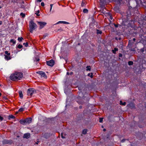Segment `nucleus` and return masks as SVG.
Returning a JSON list of instances; mask_svg holds the SVG:
<instances>
[{"mask_svg": "<svg viewBox=\"0 0 146 146\" xmlns=\"http://www.w3.org/2000/svg\"><path fill=\"white\" fill-rule=\"evenodd\" d=\"M118 49L116 48H115L114 50H112V52L114 54L116 53V52L118 51Z\"/></svg>", "mask_w": 146, "mask_h": 146, "instance_id": "2eb2a0df", "label": "nucleus"}, {"mask_svg": "<svg viewBox=\"0 0 146 146\" xmlns=\"http://www.w3.org/2000/svg\"><path fill=\"white\" fill-rule=\"evenodd\" d=\"M96 31L97 34H101L102 33V31L99 30L97 29Z\"/></svg>", "mask_w": 146, "mask_h": 146, "instance_id": "4468645a", "label": "nucleus"}, {"mask_svg": "<svg viewBox=\"0 0 146 146\" xmlns=\"http://www.w3.org/2000/svg\"><path fill=\"white\" fill-rule=\"evenodd\" d=\"M83 12L84 13H87L88 12V10L86 9H84L83 10Z\"/></svg>", "mask_w": 146, "mask_h": 146, "instance_id": "393cba45", "label": "nucleus"}, {"mask_svg": "<svg viewBox=\"0 0 146 146\" xmlns=\"http://www.w3.org/2000/svg\"><path fill=\"white\" fill-rule=\"evenodd\" d=\"M102 127H103V126H102Z\"/></svg>", "mask_w": 146, "mask_h": 146, "instance_id": "0e129e2a", "label": "nucleus"}, {"mask_svg": "<svg viewBox=\"0 0 146 146\" xmlns=\"http://www.w3.org/2000/svg\"><path fill=\"white\" fill-rule=\"evenodd\" d=\"M38 24L39 25V29H41L44 27L46 24V23L45 22L39 21L38 22Z\"/></svg>", "mask_w": 146, "mask_h": 146, "instance_id": "f03ea898", "label": "nucleus"}, {"mask_svg": "<svg viewBox=\"0 0 146 146\" xmlns=\"http://www.w3.org/2000/svg\"><path fill=\"white\" fill-rule=\"evenodd\" d=\"M128 64L129 65H132L133 64V62L131 61H129L128 62Z\"/></svg>", "mask_w": 146, "mask_h": 146, "instance_id": "c85d7f7f", "label": "nucleus"}, {"mask_svg": "<svg viewBox=\"0 0 146 146\" xmlns=\"http://www.w3.org/2000/svg\"><path fill=\"white\" fill-rule=\"evenodd\" d=\"M13 143V141L11 140L8 139H5L3 141V144H8L10 145L11 144Z\"/></svg>", "mask_w": 146, "mask_h": 146, "instance_id": "0eeeda50", "label": "nucleus"}, {"mask_svg": "<svg viewBox=\"0 0 146 146\" xmlns=\"http://www.w3.org/2000/svg\"><path fill=\"white\" fill-rule=\"evenodd\" d=\"M144 51V50H142V52H143V51Z\"/></svg>", "mask_w": 146, "mask_h": 146, "instance_id": "e2e57ef3", "label": "nucleus"}, {"mask_svg": "<svg viewBox=\"0 0 146 146\" xmlns=\"http://www.w3.org/2000/svg\"><path fill=\"white\" fill-rule=\"evenodd\" d=\"M72 74H73V72H71V73H70V75H72Z\"/></svg>", "mask_w": 146, "mask_h": 146, "instance_id": "603ef678", "label": "nucleus"}, {"mask_svg": "<svg viewBox=\"0 0 146 146\" xmlns=\"http://www.w3.org/2000/svg\"><path fill=\"white\" fill-rule=\"evenodd\" d=\"M48 36V35L47 34H45V35H44L43 36V37L42 38H43V39H44V38L45 37H46V36Z\"/></svg>", "mask_w": 146, "mask_h": 146, "instance_id": "2f4dec72", "label": "nucleus"}, {"mask_svg": "<svg viewBox=\"0 0 146 146\" xmlns=\"http://www.w3.org/2000/svg\"><path fill=\"white\" fill-rule=\"evenodd\" d=\"M131 50L133 51H135V50H134V49H133V50H132H132Z\"/></svg>", "mask_w": 146, "mask_h": 146, "instance_id": "6e6d98bb", "label": "nucleus"}, {"mask_svg": "<svg viewBox=\"0 0 146 146\" xmlns=\"http://www.w3.org/2000/svg\"><path fill=\"white\" fill-rule=\"evenodd\" d=\"M5 54H6L5 55H7L8 56H10V53L9 52L7 51H6L5 52Z\"/></svg>", "mask_w": 146, "mask_h": 146, "instance_id": "5701e85b", "label": "nucleus"}, {"mask_svg": "<svg viewBox=\"0 0 146 146\" xmlns=\"http://www.w3.org/2000/svg\"><path fill=\"white\" fill-rule=\"evenodd\" d=\"M53 4H50V11L52 10V6H53Z\"/></svg>", "mask_w": 146, "mask_h": 146, "instance_id": "e433bc0d", "label": "nucleus"}, {"mask_svg": "<svg viewBox=\"0 0 146 146\" xmlns=\"http://www.w3.org/2000/svg\"><path fill=\"white\" fill-rule=\"evenodd\" d=\"M1 94L0 93V96H1Z\"/></svg>", "mask_w": 146, "mask_h": 146, "instance_id": "4d7b16f0", "label": "nucleus"}, {"mask_svg": "<svg viewBox=\"0 0 146 146\" xmlns=\"http://www.w3.org/2000/svg\"><path fill=\"white\" fill-rule=\"evenodd\" d=\"M109 18L111 20H112L113 19V17H112V16L111 15H110Z\"/></svg>", "mask_w": 146, "mask_h": 146, "instance_id": "58836bf2", "label": "nucleus"}, {"mask_svg": "<svg viewBox=\"0 0 146 146\" xmlns=\"http://www.w3.org/2000/svg\"><path fill=\"white\" fill-rule=\"evenodd\" d=\"M114 25L115 27H118V25H116V24H114Z\"/></svg>", "mask_w": 146, "mask_h": 146, "instance_id": "a19ab883", "label": "nucleus"}, {"mask_svg": "<svg viewBox=\"0 0 146 146\" xmlns=\"http://www.w3.org/2000/svg\"><path fill=\"white\" fill-rule=\"evenodd\" d=\"M15 118V117L13 115H9L8 116V119L9 120H10L11 119H14Z\"/></svg>", "mask_w": 146, "mask_h": 146, "instance_id": "ddd939ff", "label": "nucleus"}, {"mask_svg": "<svg viewBox=\"0 0 146 146\" xmlns=\"http://www.w3.org/2000/svg\"><path fill=\"white\" fill-rule=\"evenodd\" d=\"M61 137L62 138H65V137L63 136V133H61Z\"/></svg>", "mask_w": 146, "mask_h": 146, "instance_id": "ea45409f", "label": "nucleus"}, {"mask_svg": "<svg viewBox=\"0 0 146 146\" xmlns=\"http://www.w3.org/2000/svg\"><path fill=\"white\" fill-rule=\"evenodd\" d=\"M20 15L23 18H24L25 17V14L23 13H20Z\"/></svg>", "mask_w": 146, "mask_h": 146, "instance_id": "bb28decb", "label": "nucleus"}, {"mask_svg": "<svg viewBox=\"0 0 146 146\" xmlns=\"http://www.w3.org/2000/svg\"><path fill=\"white\" fill-rule=\"evenodd\" d=\"M86 70L87 71H90L91 70V68H90V66H87L86 67Z\"/></svg>", "mask_w": 146, "mask_h": 146, "instance_id": "cd10ccee", "label": "nucleus"}, {"mask_svg": "<svg viewBox=\"0 0 146 146\" xmlns=\"http://www.w3.org/2000/svg\"><path fill=\"white\" fill-rule=\"evenodd\" d=\"M103 130L104 131H106V129H104Z\"/></svg>", "mask_w": 146, "mask_h": 146, "instance_id": "49530a36", "label": "nucleus"}, {"mask_svg": "<svg viewBox=\"0 0 146 146\" xmlns=\"http://www.w3.org/2000/svg\"><path fill=\"white\" fill-rule=\"evenodd\" d=\"M79 108H80L81 109L82 108V106H80Z\"/></svg>", "mask_w": 146, "mask_h": 146, "instance_id": "8fccbe9b", "label": "nucleus"}, {"mask_svg": "<svg viewBox=\"0 0 146 146\" xmlns=\"http://www.w3.org/2000/svg\"><path fill=\"white\" fill-rule=\"evenodd\" d=\"M41 5L42 6L44 7V2H42L41 3Z\"/></svg>", "mask_w": 146, "mask_h": 146, "instance_id": "f704fd0d", "label": "nucleus"}, {"mask_svg": "<svg viewBox=\"0 0 146 146\" xmlns=\"http://www.w3.org/2000/svg\"><path fill=\"white\" fill-rule=\"evenodd\" d=\"M4 56L5 58L7 60H10L11 58V57L10 56H7V55H4Z\"/></svg>", "mask_w": 146, "mask_h": 146, "instance_id": "9b49d317", "label": "nucleus"}, {"mask_svg": "<svg viewBox=\"0 0 146 146\" xmlns=\"http://www.w3.org/2000/svg\"><path fill=\"white\" fill-rule=\"evenodd\" d=\"M23 40V38L21 37H18V40L20 42H21Z\"/></svg>", "mask_w": 146, "mask_h": 146, "instance_id": "a211bd4d", "label": "nucleus"}, {"mask_svg": "<svg viewBox=\"0 0 146 146\" xmlns=\"http://www.w3.org/2000/svg\"><path fill=\"white\" fill-rule=\"evenodd\" d=\"M3 119V118L0 115V121H1Z\"/></svg>", "mask_w": 146, "mask_h": 146, "instance_id": "72a5a7b5", "label": "nucleus"}, {"mask_svg": "<svg viewBox=\"0 0 146 146\" xmlns=\"http://www.w3.org/2000/svg\"><path fill=\"white\" fill-rule=\"evenodd\" d=\"M16 76H17V80H20L23 76V74L21 72H16Z\"/></svg>", "mask_w": 146, "mask_h": 146, "instance_id": "39448f33", "label": "nucleus"}, {"mask_svg": "<svg viewBox=\"0 0 146 146\" xmlns=\"http://www.w3.org/2000/svg\"><path fill=\"white\" fill-rule=\"evenodd\" d=\"M103 118H100L99 119V122L100 123L102 122L103 121Z\"/></svg>", "mask_w": 146, "mask_h": 146, "instance_id": "473e14b6", "label": "nucleus"}, {"mask_svg": "<svg viewBox=\"0 0 146 146\" xmlns=\"http://www.w3.org/2000/svg\"><path fill=\"white\" fill-rule=\"evenodd\" d=\"M121 55H119V56H121Z\"/></svg>", "mask_w": 146, "mask_h": 146, "instance_id": "bf43d9fd", "label": "nucleus"}, {"mask_svg": "<svg viewBox=\"0 0 146 146\" xmlns=\"http://www.w3.org/2000/svg\"><path fill=\"white\" fill-rule=\"evenodd\" d=\"M121 55H119V56H121Z\"/></svg>", "mask_w": 146, "mask_h": 146, "instance_id": "052dcab7", "label": "nucleus"}, {"mask_svg": "<svg viewBox=\"0 0 146 146\" xmlns=\"http://www.w3.org/2000/svg\"><path fill=\"white\" fill-rule=\"evenodd\" d=\"M23 45L25 47H27L28 46V43L27 42L26 43H23Z\"/></svg>", "mask_w": 146, "mask_h": 146, "instance_id": "c756f323", "label": "nucleus"}, {"mask_svg": "<svg viewBox=\"0 0 146 146\" xmlns=\"http://www.w3.org/2000/svg\"><path fill=\"white\" fill-rule=\"evenodd\" d=\"M29 27L30 28L35 29L37 27V25L33 21H31L30 23Z\"/></svg>", "mask_w": 146, "mask_h": 146, "instance_id": "f257e3e1", "label": "nucleus"}, {"mask_svg": "<svg viewBox=\"0 0 146 146\" xmlns=\"http://www.w3.org/2000/svg\"><path fill=\"white\" fill-rule=\"evenodd\" d=\"M23 46L22 45L19 44L17 46V48L19 49H21L23 47Z\"/></svg>", "mask_w": 146, "mask_h": 146, "instance_id": "a878e982", "label": "nucleus"}, {"mask_svg": "<svg viewBox=\"0 0 146 146\" xmlns=\"http://www.w3.org/2000/svg\"><path fill=\"white\" fill-rule=\"evenodd\" d=\"M35 92V91L34 89L30 88L28 89L27 90V94L28 96H31Z\"/></svg>", "mask_w": 146, "mask_h": 146, "instance_id": "7ed1b4c3", "label": "nucleus"}, {"mask_svg": "<svg viewBox=\"0 0 146 146\" xmlns=\"http://www.w3.org/2000/svg\"><path fill=\"white\" fill-rule=\"evenodd\" d=\"M47 64L49 66H52L54 64V62L53 60H51L49 61H46Z\"/></svg>", "mask_w": 146, "mask_h": 146, "instance_id": "423d86ee", "label": "nucleus"}, {"mask_svg": "<svg viewBox=\"0 0 146 146\" xmlns=\"http://www.w3.org/2000/svg\"><path fill=\"white\" fill-rule=\"evenodd\" d=\"M26 123H29L32 122V119L31 118H27L25 119Z\"/></svg>", "mask_w": 146, "mask_h": 146, "instance_id": "9d476101", "label": "nucleus"}, {"mask_svg": "<svg viewBox=\"0 0 146 146\" xmlns=\"http://www.w3.org/2000/svg\"><path fill=\"white\" fill-rule=\"evenodd\" d=\"M24 110V109L23 108H21L19 109V112H22Z\"/></svg>", "mask_w": 146, "mask_h": 146, "instance_id": "7c9ffc66", "label": "nucleus"}, {"mask_svg": "<svg viewBox=\"0 0 146 146\" xmlns=\"http://www.w3.org/2000/svg\"><path fill=\"white\" fill-rule=\"evenodd\" d=\"M87 129H84L83 130L82 133L84 134H86L87 132Z\"/></svg>", "mask_w": 146, "mask_h": 146, "instance_id": "aec40b11", "label": "nucleus"}, {"mask_svg": "<svg viewBox=\"0 0 146 146\" xmlns=\"http://www.w3.org/2000/svg\"><path fill=\"white\" fill-rule=\"evenodd\" d=\"M35 29H32V28H30V32L32 33L33 32V30H34Z\"/></svg>", "mask_w": 146, "mask_h": 146, "instance_id": "c9c22d12", "label": "nucleus"}, {"mask_svg": "<svg viewBox=\"0 0 146 146\" xmlns=\"http://www.w3.org/2000/svg\"><path fill=\"white\" fill-rule=\"evenodd\" d=\"M10 42H12L13 44H16V42L15 40H14L13 39H11V40H10Z\"/></svg>", "mask_w": 146, "mask_h": 146, "instance_id": "6ab92c4d", "label": "nucleus"}, {"mask_svg": "<svg viewBox=\"0 0 146 146\" xmlns=\"http://www.w3.org/2000/svg\"><path fill=\"white\" fill-rule=\"evenodd\" d=\"M36 144H38V143H36Z\"/></svg>", "mask_w": 146, "mask_h": 146, "instance_id": "680f3d73", "label": "nucleus"}, {"mask_svg": "<svg viewBox=\"0 0 146 146\" xmlns=\"http://www.w3.org/2000/svg\"><path fill=\"white\" fill-rule=\"evenodd\" d=\"M121 55H119V56H121Z\"/></svg>", "mask_w": 146, "mask_h": 146, "instance_id": "13d9d810", "label": "nucleus"}, {"mask_svg": "<svg viewBox=\"0 0 146 146\" xmlns=\"http://www.w3.org/2000/svg\"><path fill=\"white\" fill-rule=\"evenodd\" d=\"M42 1V0H37V1L39 2H41Z\"/></svg>", "mask_w": 146, "mask_h": 146, "instance_id": "37998d69", "label": "nucleus"}, {"mask_svg": "<svg viewBox=\"0 0 146 146\" xmlns=\"http://www.w3.org/2000/svg\"><path fill=\"white\" fill-rule=\"evenodd\" d=\"M126 102H124L123 103L122 102V101H120V105H123V106H125L126 105Z\"/></svg>", "mask_w": 146, "mask_h": 146, "instance_id": "412c9836", "label": "nucleus"}, {"mask_svg": "<svg viewBox=\"0 0 146 146\" xmlns=\"http://www.w3.org/2000/svg\"><path fill=\"white\" fill-rule=\"evenodd\" d=\"M90 76V77H91V78H92L93 77V75L92 74H91V75Z\"/></svg>", "mask_w": 146, "mask_h": 146, "instance_id": "c03bdc74", "label": "nucleus"}, {"mask_svg": "<svg viewBox=\"0 0 146 146\" xmlns=\"http://www.w3.org/2000/svg\"><path fill=\"white\" fill-rule=\"evenodd\" d=\"M59 23H62L64 24H68V23L66 22V21H60L59 22H58L57 23V24H58Z\"/></svg>", "mask_w": 146, "mask_h": 146, "instance_id": "4be33fe9", "label": "nucleus"}, {"mask_svg": "<svg viewBox=\"0 0 146 146\" xmlns=\"http://www.w3.org/2000/svg\"><path fill=\"white\" fill-rule=\"evenodd\" d=\"M119 1V3H120L121 1L122 0H118Z\"/></svg>", "mask_w": 146, "mask_h": 146, "instance_id": "3c124183", "label": "nucleus"}, {"mask_svg": "<svg viewBox=\"0 0 146 146\" xmlns=\"http://www.w3.org/2000/svg\"><path fill=\"white\" fill-rule=\"evenodd\" d=\"M86 4H85V1H82V6L83 7Z\"/></svg>", "mask_w": 146, "mask_h": 146, "instance_id": "b1692460", "label": "nucleus"}, {"mask_svg": "<svg viewBox=\"0 0 146 146\" xmlns=\"http://www.w3.org/2000/svg\"><path fill=\"white\" fill-rule=\"evenodd\" d=\"M17 76H16V72L12 74L10 76V79L13 81H15L17 79Z\"/></svg>", "mask_w": 146, "mask_h": 146, "instance_id": "20e7f679", "label": "nucleus"}, {"mask_svg": "<svg viewBox=\"0 0 146 146\" xmlns=\"http://www.w3.org/2000/svg\"><path fill=\"white\" fill-rule=\"evenodd\" d=\"M90 74L89 73L88 74V76H90Z\"/></svg>", "mask_w": 146, "mask_h": 146, "instance_id": "864d4df0", "label": "nucleus"}, {"mask_svg": "<svg viewBox=\"0 0 146 146\" xmlns=\"http://www.w3.org/2000/svg\"><path fill=\"white\" fill-rule=\"evenodd\" d=\"M67 75H69V72H67Z\"/></svg>", "mask_w": 146, "mask_h": 146, "instance_id": "09e8293b", "label": "nucleus"}, {"mask_svg": "<svg viewBox=\"0 0 146 146\" xmlns=\"http://www.w3.org/2000/svg\"><path fill=\"white\" fill-rule=\"evenodd\" d=\"M30 134L29 133H25L24 134V136H23V138H26L27 139H28L30 137Z\"/></svg>", "mask_w": 146, "mask_h": 146, "instance_id": "1a4fd4ad", "label": "nucleus"}, {"mask_svg": "<svg viewBox=\"0 0 146 146\" xmlns=\"http://www.w3.org/2000/svg\"><path fill=\"white\" fill-rule=\"evenodd\" d=\"M19 95L21 98H23V95L22 94V92L21 91H20L19 92Z\"/></svg>", "mask_w": 146, "mask_h": 146, "instance_id": "dca6fc26", "label": "nucleus"}, {"mask_svg": "<svg viewBox=\"0 0 146 146\" xmlns=\"http://www.w3.org/2000/svg\"><path fill=\"white\" fill-rule=\"evenodd\" d=\"M1 8H2V6H1V5H0V9Z\"/></svg>", "mask_w": 146, "mask_h": 146, "instance_id": "5fc2aeb1", "label": "nucleus"}, {"mask_svg": "<svg viewBox=\"0 0 146 146\" xmlns=\"http://www.w3.org/2000/svg\"><path fill=\"white\" fill-rule=\"evenodd\" d=\"M2 24V22L1 21H0V25H1Z\"/></svg>", "mask_w": 146, "mask_h": 146, "instance_id": "a18cd8bd", "label": "nucleus"}, {"mask_svg": "<svg viewBox=\"0 0 146 146\" xmlns=\"http://www.w3.org/2000/svg\"><path fill=\"white\" fill-rule=\"evenodd\" d=\"M135 38H133V40L134 41H135Z\"/></svg>", "mask_w": 146, "mask_h": 146, "instance_id": "de8ad7c7", "label": "nucleus"}, {"mask_svg": "<svg viewBox=\"0 0 146 146\" xmlns=\"http://www.w3.org/2000/svg\"><path fill=\"white\" fill-rule=\"evenodd\" d=\"M39 13V11H37L36 13L37 16H39V15L38 14V13Z\"/></svg>", "mask_w": 146, "mask_h": 146, "instance_id": "4c0bfd02", "label": "nucleus"}, {"mask_svg": "<svg viewBox=\"0 0 146 146\" xmlns=\"http://www.w3.org/2000/svg\"><path fill=\"white\" fill-rule=\"evenodd\" d=\"M37 73L41 75V77H44V78H47L44 72L42 71H39Z\"/></svg>", "mask_w": 146, "mask_h": 146, "instance_id": "6e6552de", "label": "nucleus"}, {"mask_svg": "<svg viewBox=\"0 0 146 146\" xmlns=\"http://www.w3.org/2000/svg\"><path fill=\"white\" fill-rule=\"evenodd\" d=\"M40 60V59L39 58H38L37 59H36V61H39Z\"/></svg>", "mask_w": 146, "mask_h": 146, "instance_id": "79ce46f5", "label": "nucleus"}, {"mask_svg": "<svg viewBox=\"0 0 146 146\" xmlns=\"http://www.w3.org/2000/svg\"><path fill=\"white\" fill-rule=\"evenodd\" d=\"M20 122L21 124L23 125L25 124L26 123L25 119H21L20 121Z\"/></svg>", "mask_w": 146, "mask_h": 146, "instance_id": "f8f14e48", "label": "nucleus"}, {"mask_svg": "<svg viewBox=\"0 0 146 146\" xmlns=\"http://www.w3.org/2000/svg\"><path fill=\"white\" fill-rule=\"evenodd\" d=\"M114 10L117 12H118L119 11V8L117 7H115L114 8Z\"/></svg>", "mask_w": 146, "mask_h": 146, "instance_id": "f3484780", "label": "nucleus"}]
</instances>
